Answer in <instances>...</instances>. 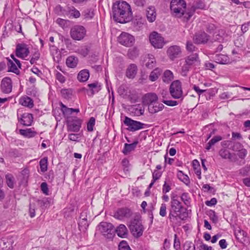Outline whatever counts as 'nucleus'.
<instances>
[{
	"label": "nucleus",
	"instance_id": "39448f33",
	"mask_svg": "<svg viewBox=\"0 0 250 250\" xmlns=\"http://www.w3.org/2000/svg\"><path fill=\"white\" fill-rule=\"evenodd\" d=\"M124 124L128 126L127 129L131 132H134L137 130L143 129L146 125L139 121H135L125 116L124 121Z\"/></svg>",
	"mask_w": 250,
	"mask_h": 250
},
{
	"label": "nucleus",
	"instance_id": "a878e982",
	"mask_svg": "<svg viewBox=\"0 0 250 250\" xmlns=\"http://www.w3.org/2000/svg\"><path fill=\"white\" fill-rule=\"evenodd\" d=\"M117 235L121 238H125L128 234V230L125 225H120L115 230Z\"/></svg>",
	"mask_w": 250,
	"mask_h": 250
},
{
	"label": "nucleus",
	"instance_id": "7c9ffc66",
	"mask_svg": "<svg viewBox=\"0 0 250 250\" xmlns=\"http://www.w3.org/2000/svg\"><path fill=\"white\" fill-rule=\"evenodd\" d=\"M248 151L246 149L243 148L240 149L238 150L237 155L238 157L242 160V161L237 162V164L241 166L245 164V161L244 159L246 156L247 155Z\"/></svg>",
	"mask_w": 250,
	"mask_h": 250
},
{
	"label": "nucleus",
	"instance_id": "9d476101",
	"mask_svg": "<svg viewBox=\"0 0 250 250\" xmlns=\"http://www.w3.org/2000/svg\"><path fill=\"white\" fill-rule=\"evenodd\" d=\"M149 41L156 48H162L164 45V38L156 32H153L149 36Z\"/></svg>",
	"mask_w": 250,
	"mask_h": 250
},
{
	"label": "nucleus",
	"instance_id": "864d4df0",
	"mask_svg": "<svg viewBox=\"0 0 250 250\" xmlns=\"http://www.w3.org/2000/svg\"><path fill=\"white\" fill-rule=\"evenodd\" d=\"M186 49L190 52H196L198 49L191 41H187L186 43Z\"/></svg>",
	"mask_w": 250,
	"mask_h": 250
},
{
	"label": "nucleus",
	"instance_id": "e2e57ef3",
	"mask_svg": "<svg viewBox=\"0 0 250 250\" xmlns=\"http://www.w3.org/2000/svg\"><path fill=\"white\" fill-rule=\"evenodd\" d=\"M184 250H195V246L191 242L186 241L184 244Z\"/></svg>",
	"mask_w": 250,
	"mask_h": 250
},
{
	"label": "nucleus",
	"instance_id": "4d7b16f0",
	"mask_svg": "<svg viewBox=\"0 0 250 250\" xmlns=\"http://www.w3.org/2000/svg\"><path fill=\"white\" fill-rule=\"evenodd\" d=\"M95 124V119L93 117H91L87 124V129L88 131H92L93 130Z\"/></svg>",
	"mask_w": 250,
	"mask_h": 250
},
{
	"label": "nucleus",
	"instance_id": "0e129e2a",
	"mask_svg": "<svg viewBox=\"0 0 250 250\" xmlns=\"http://www.w3.org/2000/svg\"><path fill=\"white\" fill-rule=\"evenodd\" d=\"M38 203L39 205L42 208V209H45L47 206L49 205V202L47 198L39 200H38Z\"/></svg>",
	"mask_w": 250,
	"mask_h": 250
},
{
	"label": "nucleus",
	"instance_id": "412c9836",
	"mask_svg": "<svg viewBox=\"0 0 250 250\" xmlns=\"http://www.w3.org/2000/svg\"><path fill=\"white\" fill-rule=\"evenodd\" d=\"M158 96L154 93H149L145 95L144 97V102L148 106L153 104H156L158 101Z\"/></svg>",
	"mask_w": 250,
	"mask_h": 250
},
{
	"label": "nucleus",
	"instance_id": "bf43d9fd",
	"mask_svg": "<svg viewBox=\"0 0 250 250\" xmlns=\"http://www.w3.org/2000/svg\"><path fill=\"white\" fill-rule=\"evenodd\" d=\"M54 11L58 15H64L66 13V11L60 5H58L55 7Z\"/></svg>",
	"mask_w": 250,
	"mask_h": 250
},
{
	"label": "nucleus",
	"instance_id": "c85d7f7f",
	"mask_svg": "<svg viewBox=\"0 0 250 250\" xmlns=\"http://www.w3.org/2000/svg\"><path fill=\"white\" fill-rule=\"evenodd\" d=\"M165 107V106L162 104L156 103L153 104H150L148 106V110L151 113H155L160 111L162 110Z\"/></svg>",
	"mask_w": 250,
	"mask_h": 250
},
{
	"label": "nucleus",
	"instance_id": "b1692460",
	"mask_svg": "<svg viewBox=\"0 0 250 250\" xmlns=\"http://www.w3.org/2000/svg\"><path fill=\"white\" fill-rule=\"evenodd\" d=\"M156 17L155 8L154 6H150L146 10V18L148 21L152 22L155 21Z\"/></svg>",
	"mask_w": 250,
	"mask_h": 250
},
{
	"label": "nucleus",
	"instance_id": "2eb2a0df",
	"mask_svg": "<svg viewBox=\"0 0 250 250\" xmlns=\"http://www.w3.org/2000/svg\"><path fill=\"white\" fill-rule=\"evenodd\" d=\"M205 7L204 2L202 0L196 1L190 9H188L186 15H188L187 20L188 21L190 18L193 16L195 10L198 9H204Z\"/></svg>",
	"mask_w": 250,
	"mask_h": 250
},
{
	"label": "nucleus",
	"instance_id": "c756f323",
	"mask_svg": "<svg viewBox=\"0 0 250 250\" xmlns=\"http://www.w3.org/2000/svg\"><path fill=\"white\" fill-rule=\"evenodd\" d=\"M137 144H138L137 141L134 142L133 143L129 144L125 143V144L124 147L122 150V152L125 155L128 154L131 151H132L135 149V148L136 147Z\"/></svg>",
	"mask_w": 250,
	"mask_h": 250
},
{
	"label": "nucleus",
	"instance_id": "774afa93",
	"mask_svg": "<svg viewBox=\"0 0 250 250\" xmlns=\"http://www.w3.org/2000/svg\"><path fill=\"white\" fill-rule=\"evenodd\" d=\"M119 250H131L126 242L123 241L119 245Z\"/></svg>",
	"mask_w": 250,
	"mask_h": 250
},
{
	"label": "nucleus",
	"instance_id": "f257e3e1",
	"mask_svg": "<svg viewBox=\"0 0 250 250\" xmlns=\"http://www.w3.org/2000/svg\"><path fill=\"white\" fill-rule=\"evenodd\" d=\"M112 16L115 21L126 23L132 20V12L130 5L125 1H116L112 6Z\"/></svg>",
	"mask_w": 250,
	"mask_h": 250
},
{
	"label": "nucleus",
	"instance_id": "393cba45",
	"mask_svg": "<svg viewBox=\"0 0 250 250\" xmlns=\"http://www.w3.org/2000/svg\"><path fill=\"white\" fill-rule=\"evenodd\" d=\"M19 103L22 105L30 108H32L34 106L32 99L26 96L21 97L19 100Z\"/></svg>",
	"mask_w": 250,
	"mask_h": 250
},
{
	"label": "nucleus",
	"instance_id": "aec40b11",
	"mask_svg": "<svg viewBox=\"0 0 250 250\" xmlns=\"http://www.w3.org/2000/svg\"><path fill=\"white\" fill-rule=\"evenodd\" d=\"M33 117L32 114L24 113L22 115L19 121L24 126H30L33 122Z\"/></svg>",
	"mask_w": 250,
	"mask_h": 250
},
{
	"label": "nucleus",
	"instance_id": "f704fd0d",
	"mask_svg": "<svg viewBox=\"0 0 250 250\" xmlns=\"http://www.w3.org/2000/svg\"><path fill=\"white\" fill-rule=\"evenodd\" d=\"M78 62V59L74 56L68 57L66 60V64L67 66L70 68L75 67Z\"/></svg>",
	"mask_w": 250,
	"mask_h": 250
},
{
	"label": "nucleus",
	"instance_id": "37998d69",
	"mask_svg": "<svg viewBox=\"0 0 250 250\" xmlns=\"http://www.w3.org/2000/svg\"><path fill=\"white\" fill-rule=\"evenodd\" d=\"M222 140V137L220 136H215L213 137L207 144L206 149L209 150L212 146L214 145L216 143Z\"/></svg>",
	"mask_w": 250,
	"mask_h": 250
},
{
	"label": "nucleus",
	"instance_id": "a211bd4d",
	"mask_svg": "<svg viewBox=\"0 0 250 250\" xmlns=\"http://www.w3.org/2000/svg\"><path fill=\"white\" fill-rule=\"evenodd\" d=\"M219 155L223 159H229L231 162H236L238 159L236 157L232 158L235 156V154H231L229 151L226 148H221L219 152Z\"/></svg>",
	"mask_w": 250,
	"mask_h": 250
},
{
	"label": "nucleus",
	"instance_id": "49530a36",
	"mask_svg": "<svg viewBox=\"0 0 250 250\" xmlns=\"http://www.w3.org/2000/svg\"><path fill=\"white\" fill-rule=\"evenodd\" d=\"M87 86L90 88V91L92 95H94L95 92H98L101 90V86L99 85L98 82L89 83L87 85Z\"/></svg>",
	"mask_w": 250,
	"mask_h": 250
},
{
	"label": "nucleus",
	"instance_id": "cd10ccee",
	"mask_svg": "<svg viewBox=\"0 0 250 250\" xmlns=\"http://www.w3.org/2000/svg\"><path fill=\"white\" fill-rule=\"evenodd\" d=\"M234 235L237 240L240 241H245V238L247 237V233L240 228L234 230Z\"/></svg>",
	"mask_w": 250,
	"mask_h": 250
},
{
	"label": "nucleus",
	"instance_id": "6ab92c4d",
	"mask_svg": "<svg viewBox=\"0 0 250 250\" xmlns=\"http://www.w3.org/2000/svg\"><path fill=\"white\" fill-rule=\"evenodd\" d=\"M129 110L134 116H139L144 114L145 107L143 104H136L132 105Z\"/></svg>",
	"mask_w": 250,
	"mask_h": 250
},
{
	"label": "nucleus",
	"instance_id": "423d86ee",
	"mask_svg": "<svg viewBox=\"0 0 250 250\" xmlns=\"http://www.w3.org/2000/svg\"><path fill=\"white\" fill-rule=\"evenodd\" d=\"M100 232L107 238H112L114 235V226L110 223L101 222L98 226Z\"/></svg>",
	"mask_w": 250,
	"mask_h": 250
},
{
	"label": "nucleus",
	"instance_id": "f3484780",
	"mask_svg": "<svg viewBox=\"0 0 250 250\" xmlns=\"http://www.w3.org/2000/svg\"><path fill=\"white\" fill-rule=\"evenodd\" d=\"M0 88L3 93H10L12 89V82L11 78L7 77L3 78L1 82Z\"/></svg>",
	"mask_w": 250,
	"mask_h": 250
},
{
	"label": "nucleus",
	"instance_id": "6e6d98bb",
	"mask_svg": "<svg viewBox=\"0 0 250 250\" xmlns=\"http://www.w3.org/2000/svg\"><path fill=\"white\" fill-rule=\"evenodd\" d=\"M167 214V206L165 203H162L161 205L159 210V215L162 217H165Z\"/></svg>",
	"mask_w": 250,
	"mask_h": 250
},
{
	"label": "nucleus",
	"instance_id": "f03ea898",
	"mask_svg": "<svg viewBox=\"0 0 250 250\" xmlns=\"http://www.w3.org/2000/svg\"><path fill=\"white\" fill-rule=\"evenodd\" d=\"M168 211V218L172 223H176L178 220H185L188 217L187 209L184 208L181 202L175 197L171 198Z\"/></svg>",
	"mask_w": 250,
	"mask_h": 250
},
{
	"label": "nucleus",
	"instance_id": "7ed1b4c3",
	"mask_svg": "<svg viewBox=\"0 0 250 250\" xmlns=\"http://www.w3.org/2000/svg\"><path fill=\"white\" fill-rule=\"evenodd\" d=\"M186 7L187 3L184 0H172L170 5L171 13L176 18H181L185 14V17L187 18Z\"/></svg>",
	"mask_w": 250,
	"mask_h": 250
},
{
	"label": "nucleus",
	"instance_id": "a19ab883",
	"mask_svg": "<svg viewBox=\"0 0 250 250\" xmlns=\"http://www.w3.org/2000/svg\"><path fill=\"white\" fill-rule=\"evenodd\" d=\"M60 105L61 111L65 117H68V116H70L73 112H74L73 108L67 107L62 103H61Z\"/></svg>",
	"mask_w": 250,
	"mask_h": 250
},
{
	"label": "nucleus",
	"instance_id": "338daca9",
	"mask_svg": "<svg viewBox=\"0 0 250 250\" xmlns=\"http://www.w3.org/2000/svg\"><path fill=\"white\" fill-rule=\"evenodd\" d=\"M162 175V171L154 170L152 173V179L154 181L159 180Z\"/></svg>",
	"mask_w": 250,
	"mask_h": 250
},
{
	"label": "nucleus",
	"instance_id": "20e7f679",
	"mask_svg": "<svg viewBox=\"0 0 250 250\" xmlns=\"http://www.w3.org/2000/svg\"><path fill=\"white\" fill-rule=\"evenodd\" d=\"M169 93L171 97L175 99H179L182 102L184 98L182 83L179 80L173 81L169 87Z\"/></svg>",
	"mask_w": 250,
	"mask_h": 250
},
{
	"label": "nucleus",
	"instance_id": "2f4dec72",
	"mask_svg": "<svg viewBox=\"0 0 250 250\" xmlns=\"http://www.w3.org/2000/svg\"><path fill=\"white\" fill-rule=\"evenodd\" d=\"M89 77V72L87 69L81 70L78 75L77 79L81 82H86Z\"/></svg>",
	"mask_w": 250,
	"mask_h": 250
},
{
	"label": "nucleus",
	"instance_id": "8fccbe9b",
	"mask_svg": "<svg viewBox=\"0 0 250 250\" xmlns=\"http://www.w3.org/2000/svg\"><path fill=\"white\" fill-rule=\"evenodd\" d=\"M148 60L146 63V66L149 69H152L155 66L156 62L153 55L148 54Z\"/></svg>",
	"mask_w": 250,
	"mask_h": 250
},
{
	"label": "nucleus",
	"instance_id": "c9c22d12",
	"mask_svg": "<svg viewBox=\"0 0 250 250\" xmlns=\"http://www.w3.org/2000/svg\"><path fill=\"white\" fill-rule=\"evenodd\" d=\"M225 35V32L223 29H217L214 33L213 36L215 41L219 42H223L224 40V37Z\"/></svg>",
	"mask_w": 250,
	"mask_h": 250
},
{
	"label": "nucleus",
	"instance_id": "5fc2aeb1",
	"mask_svg": "<svg viewBox=\"0 0 250 250\" xmlns=\"http://www.w3.org/2000/svg\"><path fill=\"white\" fill-rule=\"evenodd\" d=\"M82 15L86 19H91L93 17L94 14L91 9H86L82 12Z\"/></svg>",
	"mask_w": 250,
	"mask_h": 250
},
{
	"label": "nucleus",
	"instance_id": "dca6fc26",
	"mask_svg": "<svg viewBox=\"0 0 250 250\" xmlns=\"http://www.w3.org/2000/svg\"><path fill=\"white\" fill-rule=\"evenodd\" d=\"M181 52V49L180 47L178 45L171 46L167 50V55L172 61L180 57Z\"/></svg>",
	"mask_w": 250,
	"mask_h": 250
},
{
	"label": "nucleus",
	"instance_id": "79ce46f5",
	"mask_svg": "<svg viewBox=\"0 0 250 250\" xmlns=\"http://www.w3.org/2000/svg\"><path fill=\"white\" fill-rule=\"evenodd\" d=\"M10 248V242L7 238L0 239V250H9Z\"/></svg>",
	"mask_w": 250,
	"mask_h": 250
},
{
	"label": "nucleus",
	"instance_id": "603ef678",
	"mask_svg": "<svg viewBox=\"0 0 250 250\" xmlns=\"http://www.w3.org/2000/svg\"><path fill=\"white\" fill-rule=\"evenodd\" d=\"M7 186L11 188L14 187V177L10 174H6L5 176Z\"/></svg>",
	"mask_w": 250,
	"mask_h": 250
},
{
	"label": "nucleus",
	"instance_id": "69168bd1",
	"mask_svg": "<svg viewBox=\"0 0 250 250\" xmlns=\"http://www.w3.org/2000/svg\"><path fill=\"white\" fill-rule=\"evenodd\" d=\"M173 247L176 250H180L181 249L180 241L179 239L178 238V236L176 234H174Z\"/></svg>",
	"mask_w": 250,
	"mask_h": 250
},
{
	"label": "nucleus",
	"instance_id": "72a5a7b5",
	"mask_svg": "<svg viewBox=\"0 0 250 250\" xmlns=\"http://www.w3.org/2000/svg\"><path fill=\"white\" fill-rule=\"evenodd\" d=\"M66 12V15L69 17H72L75 18H78L81 15L80 12L74 7H67Z\"/></svg>",
	"mask_w": 250,
	"mask_h": 250
},
{
	"label": "nucleus",
	"instance_id": "9b49d317",
	"mask_svg": "<svg viewBox=\"0 0 250 250\" xmlns=\"http://www.w3.org/2000/svg\"><path fill=\"white\" fill-rule=\"evenodd\" d=\"M67 130L71 132H78L81 127L82 121L76 117L72 118L67 121Z\"/></svg>",
	"mask_w": 250,
	"mask_h": 250
},
{
	"label": "nucleus",
	"instance_id": "0eeeda50",
	"mask_svg": "<svg viewBox=\"0 0 250 250\" xmlns=\"http://www.w3.org/2000/svg\"><path fill=\"white\" fill-rule=\"evenodd\" d=\"M130 230L132 235L135 237H139L142 235L144 228L140 221L134 219L131 222L129 226Z\"/></svg>",
	"mask_w": 250,
	"mask_h": 250
},
{
	"label": "nucleus",
	"instance_id": "09e8293b",
	"mask_svg": "<svg viewBox=\"0 0 250 250\" xmlns=\"http://www.w3.org/2000/svg\"><path fill=\"white\" fill-rule=\"evenodd\" d=\"M47 158L44 157L40 161L41 171L42 173L45 172L47 170Z\"/></svg>",
	"mask_w": 250,
	"mask_h": 250
},
{
	"label": "nucleus",
	"instance_id": "6e6552de",
	"mask_svg": "<svg viewBox=\"0 0 250 250\" xmlns=\"http://www.w3.org/2000/svg\"><path fill=\"white\" fill-rule=\"evenodd\" d=\"M86 34L85 28L81 25H76L72 27L70 31L72 38L75 40H82Z\"/></svg>",
	"mask_w": 250,
	"mask_h": 250
},
{
	"label": "nucleus",
	"instance_id": "f8f14e48",
	"mask_svg": "<svg viewBox=\"0 0 250 250\" xmlns=\"http://www.w3.org/2000/svg\"><path fill=\"white\" fill-rule=\"evenodd\" d=\"M29 48L25 43H18L16 46V55L22 59H25L29 54Z\"/></svg>",
	"mask_w": 250,
	"mask_h": 250
},
{
	"label": "nucleus",
	"instance_id": "4c0bfd02",
	"mask_svg": "<svg viewBox=\"0 0 250 250\" xmlns=\"http://www.w3.org/2000/svg\"><path fill=\"white\" fill-rule=\"evenodd\" d=\"M177 176L178 178L186 185L188 186L190 184V182L188 176L185 174L182 171H178Z\"/></svg>",
	"mask_w": 250,
	"mask_h": 250
},
{
	"label": "nucleus",
	"instance_id": "1a4fd4ad",
	"mask_svg": "<svg viewBox=\"0 0 250 250\" xmlns=\"http://www.w3.org/2000/svg\"><path fill=\"white\" fill-rule=\"evenodd\" d=\"M118 41L121 44L129 47L133 44L135 39L130 34L126 32H122L118 37Z\"/></svg>",
	"mask_w": 250,
	"mask_h": 250
},
{
	"label": "nucleus",
	"instance_id": "4be33fe9",
	"mask_svg": "<svg viewBox=\"0 0 250 250\" xmlns=\"http://www.w3.org/2000/svg\"><path fill=\"white\" fill-rule=\"evenodd\" d=\"M185 62L188 65L190 66L199 63L200 62V60L198 56V54L196 52L193 53L185 59Z\"/></svg>",
	"mask_w": 250,
	"mask_h": 250
},
{
	"label": "nucleus",
	"instance_id": "13d9d810",
	"mask_svg": "<svg viewBox=\"0 0 250 250\" xmlns=\"http://www.w3.org/2000/svg\"><path fill=\"white\" fill-rule=\"evenodd\" d=\"M161 101L165 104L170 106H176L179 104V102L174 100L162 99Z\"/></svg>",
	"mask_w": 250,
	"mask_h": 250
},
{
	"label": "nucleus",
	"instance_id": "3c124183",
	"mask_svg": "<svg viewBox=\"0 0 250 250\" xmlns=\"http://www.w3.org/2000/svg\"><path fill=\"white\" fill-rule=\"evenodd\" d=\"M61 93L63 98L69 99L71 98L72 90L71 89H62Z\"/></svg>",
	"mask_w": 250,
	"mask_h": 250
},
{
	"label": "nucleus",
	"instance_id": "c03bdc74",
	"mask_svg": "<svg viewBox=\"0 0 250 250\" xmlns=\"http://www.w3.org/2000/svg\"><path fill=\"white\" fill-rule=\"evenodd\" d=\"M217 29V25L212 23L207 22L205 25V29L209 34H214Z\"/></svg>",
	"mask_w": 250,
	"mask_h": 250
},
{
	"label": "nucleus",
	"instance_id": "4468645a",
	"mask_svg": "<svg viewBox=\"0 0 250 250\" xmlns=\"http://www.w3.org/2000/svg\"><path fill=\"white\" fill-rule=\"evenodd\" d=\"M209 36L204 31L200 32L194 35L193 40L195 44H205L207 43L209 40Z\"/></svg>",
	"mask_w": 250,
	"mask_h": 250
},
{
	"label": "nucleus",
	"instance_id": "5701e85b",
	"mask_svg": "<svg viewBox=\"0 0 250 250\" xmlns=\"http://www.w3.org/2000/svg\"><path fill=\"white\" fill-rule=\"evenodd\" d=\"M138 71V68L135 64H130L126 70V76L130 79L134 78Z\"/></svg>",
	"mask_w": 250,
	"mask_h": 250
},
{
	"label": "nucleus",
	"instance_id": "473e14b6",
	"mask_svg": "<svg viewBox=\"0 0 250 250\" xmlns=\"http://www.w3.org/2000/svg\"><path fill=\"white\" fill-rule=\"evenodd\" d=\"M20 134L27 138H32L36 136L37 132L33 130L31 128H27L26 129H20Z\"/></svg>",
	"mask_w": 250,
	"mask_h": 250
},
{
	"label": "nucleus",
	"instance_id": "de8ad7c7",
	"mask_svg": "<svg viewBox=\"0 0 250 250\" xmlns=\"http://www.w3.org/2000/svg\"><path fill=\"white\" fill-rule=\"evenodd\" d=\"M41 54L38 50H35L34 52L31 53V58L30 60L31 64H33L36 63V62L39 60Z\"/></svg>",
	"mask_w": 250,
	"mask_h": 250
},
{
	"label": "nucleus",
	"instance_id": "ea45409f",
	"mask_svg": "<svg viewBox=\"0 0 250 250\" xmlns=\"http://www.w3.org/2000/svg\"><path fill=\"white\" fill-rule=\"evenodd\" d=\"M162 73V70L157 68L153 70L150 74L149 78L151 82L156 81Z\"/></svg>",
	"mask_w": 250,
	"mask_h": 250
},
{
	"label": "nucleus",
	"instance_id": "e433bc0d",
	"mask_svg": "<svg viewBox=\"0 0 250 250\" xmlns=\"http://www.w3.org/2000/svg\"><path fill=\"white\" fill-rule=\"evenodd\" d=\"M139 54V51L136 47L129 48L128 50L127 56L131 60H134L137 58Z\"/></svg>",
	"mask_w": 250,
	"mask_h": 250
},
{
	"label": "nucleus",
	"instance_id": "bb28decb",
	"mask_svg": "<svg viewBox=\"0 0 250 250\" xmlns=\"http://www.w3.org/2000/svg\"><path fill=\"white\" fill-rule=\"evenodd\" d=\"M214 59L216 62L222 64H228L230 62L229 57L228 56L223 54L216 55Z\"/></svg>",
	"mask_w": 250,
	"mask_h": 250
},
{
	"label": "nucleus",
	"instance_id": "ddd939ff",
	"mask_svg": "<svg viewBox=\"0 0 250 250\" xmlns=\"http://www.w3.org/2000/svg\"><path fill=\"white\" fill-rule=\"evenodd\" d=\"M132 215L131 210L127 208H119L115 212L114 217L120 220L129 218Z\"/></svg>",
	"mask_w": 250,
	"mask_h": 250
},
{
	"label": "nucleus",
	"instance_id": "052dcab7",
	"mask_svg": "<svg viewBox=\"0 0 250 250\" xmlns=\"http://www.w3.org/2000/svg\"><path fill=\"white\" fill-rule=\"evenodd\" d=\"M3 185V181L2 178L0 176V201H2L5 198V197L4 191L2 188Z\"/></svg>",
	"mask_w": 250,
	"mask_h": 250
},
{
	"label": "nucleus",
	"instance_id": "680f3d73",
	"mask_svg": "<svg viewBox=\"0 0 250 250\" xmlns=\"http://www.w3.org/2000/svg\"><path fill=\"white\" fill-rule=\"evenodd\" d=\"M170 185L167 182V179L164 182V184L162 187V192L163 194H166L171 190Z\"/></svg>",
	"mask_w": 250,
	"mask_h": 250
},
{
	"label": "nucleus",
	"instance_id": "a18cd8bd",
	"mask_svg": "<svg viewBox=\"0 0 250 250\" xmlns=\"http://www.w3.org/2000/svg\"><path fill=\"white\" fill-rule=\"evenodd\" d=\"M173 79L172 72L169 70H166L163 74V81L165 83H168Z\"/></svg>",
	"mask_w": 250,
	"mask_h": 250
},
{
	"label": "nucleus",
	"instance_id": "58836bf2",
	"mask_svg": "<svg viewBox=\"0 0 250 250\" xmlns=\"http://www.w3.org/2000/svg\"><path fill=\"white\" fill-rule=\"evenodd\" d=\"M7 66L8 68V72H12L17 75L20 74V70L17 68L15 63L10 59H8Z\"/></svg>",
	"mask_w": 250,
	"mask_h": 250
}]
</instances>
